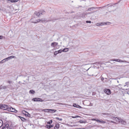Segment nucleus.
Returning <instances> with one entry per match:
<instances>
[{"label":"nucleus","instance_id":"obj_1","mask_svg":"<svg viewBox=\"0 0 129 129\" xmlns=\"http://www.w3.org/2000/svg\"><path fill=\"white\" fill-rule=\"evenodd\" d=\"M2 109L4 110H7L9 111H11L17 113V111L15 109L12 107L9 108L8 106L5 104H0V109Z\"/></svg>","mask_w":129,"mask_h":129},{"label":"nucleus","instance_id":"obj_2","mask_svg":"<svg viewBox=\"0 0 129 129\" xmlns=\"http://www.w3.org/2000/svg\"><path fill=\"white\" fill-rule=\"evenodd\" d=\"M111 61H115L119 62H126L125 60H122L119 59H113L110 60Z\"/></svg>","mask_w":129,"mask_h":129},{"label":"nucleus","instance_id":"obj_3","mask_svg":"<svg viewBox=\"0 0 129 129\" xmlns=\"http://www.w3.org/2000/svg\"><path fill=\"white\" fill-rule=\"evenodd\" d=\"M40 21H41L42 23H44L45 22V20L44 19H38L35 20V21L32 22L36 23L37 22H38Z\"/></svg>","mask_w":129,"mask_h":129},{"label":"nucleus","instance_id":"obj_4","mask_svg":"<svg viewBox=\"0 0 129 129\" xmlns=\"http://www.w3.org/2000/svg\"><path fill=\"white\" fill-rule=\"evenodd\" d=\"M104 92L108 94H109L111 93V92L110 90L108 89H105L104 90Z\"/></svg>","mask_w":129,"mask_h":129},{"label":"nucleus","instance_id":"obj_5","mask_svg":"<svg viewBox=\"0 0 129 129\" xmlns=\"http://www.w3.org/2000/svg\"><path fill=\"white\" fill-rule=\"evenodd\" d=\"M32 100L35 102H42L43 101L41 99L38 98H33L32 99Z\"/></svg>","mask_w":129,"mask_h":129},{"label":"nucleus","instance_id":"obj_6","mask_svg":"<svg viewBox=\"0 0 129 129\" xmlns=\"http://www.w3.org/2000/svg\"><path fill=\"white\" fill-rule=\"evenodd\" d=\"M9 125L7 123H5L4 126L2 127V129H8L10 128L9 127Z\"/></svg>","mask_w":129,"mask_h":129},{"label":"nucleus","instance_id":"obj_7","mask_svg":"<svg viewBox=\"0 0 129 129\" xmlns=\"http://www.w3.org/2000/svg\"><path fill=\"white\" fill-rule=\"evenodd\" d=\"M58 45V43L56 42H54L51 43V45L52 47H55L56 46H57Z\"/></svg>","mask_w":129,"mask_h":129},{"label":"nucleus","instance_id":"obj_8","mask_svg":"<svg viewBox=\"0 0 129 129\" xmlns=\"http://www.w3.org/2000/svg\"><path fill=\"white\" fill-rule=\"evenodd\" d=\"M97 122L101 123H106L105 121H103L102 119L99 120L97 119Z\"/></svg>","mask_w":129,"mask_h":129},{"label":"nucleus","instance_id":"obj_9","mask_svg":"<svg viewBox=\"0 0 129 129\" xmlns=\"http://www.w3.org/2000/svg\"><path fill=\"white\" fill-rule=\"evenodd\" d=\"M105 25V22L97 23L96 24V25L97 26H102V25Z\"/></svg>","mask_w":129,"mask_h":129},{"label":"nucleus","instance_id":"obj_10","mask_svg":"<svg viewBox=\"0 0 129 129\" xmlns=\"http://www.w3.org/2000/svg\"><path fill=\"white\" fill-rule=\"evenodd\" d=\"M56 111V110L49 109V112L52 113L55 112Z\"/></svg>","mask_w":129,"mask_h":129},{"label":"nucleus","instance_id":"obj_11","mask_svg":"<svg viewBox=\"0 0 129 129\" xmlns=\"http://www.w3.org/2000/svg\"><path fill=\"white\" fill-rule=\"evenodd\" d=\"M73 106L74 107L80 108H81V107L80 106L76 105V104H74Z\"/></svg>","mask_w":129,"mask_h":129},{"label":"nucleus","instance_id":"obj_12","mask_svg":"<svg viewBox=\"0 0 129 129\" xmlns=\"http://www.w3.org/2000/svg\"><path fill=\"white\" fill-rule=\"evenodd\" d=\"M59 124L58 123L56 124L54 127V129H58L59 127Z\"/></svg>","mask_w":129,"mask_h":129},{"label":"nucleus","instance_id":"obj_13","mask_svg":"<svg viewBox=\"0 0 129 129\" xmlns=\"http://www.w3.org/2000/svg\"><path fill=\"white\" fill-rule=\"evenodd\" d=\"M120 122H121L122 124H123L124 125L126 124L125 122L122 119L120 120Z\"/></svg>","mask_w":129,"mask_h":129},{"label":"nucleus","instance_id":"obj_14","mask_svg":"<svg viewBox=\"0 0 129 129\" xmlns=\"http://www.w3.org/2000/svg\"><path fill=\"white\" fill-rule=\"evenodd\" d=\"M120 119L117 117H115V120L118 122H120Z\"/></svg>","mask_w":129,"mask_h":129},{"label":"nucleus","instance_id":"obj_15","mask_svg":"<svg viewBox=\"0 0 129 129\" xmlns=\"http://www.w3.org/2000/svg\"><path fill=\"white\" fill-rule=\"evenodd\" d=\"M3 121L2 120L0 119V128L3 125Z\"/></svg>","mask_w":129,"mask_h":129},{"label":"nucleus","instance_id":"obj_16","mask_svg":"<svg viewBox=\"0 0 129 129\" xmlns=\"http://www.w3.org/2000/svg\"><path fill=\"white\" fill-rule=\"evenodd\" d=\"M6 86H0V90L1 89H6Z\"/></svg>","mask_w":129,"mask_h":129},{"label":"nucleus","instance_id":"obj_17","mask_svg":"<svg viewBox=\"0 0 129 129\" xmlns=\"http://www.w3.org/2000/svg\"><path fill=\"white\" fill-rule=\"evenodd\" d=\"M36 15L38 16H39L41 14L40 12H36L35 13Z\"/></svg>","mask_w":129,"mask_h":129},{"label":"nucleus","instance_id":"obj_18","mask_svg":"<svg viewBox=\"0 0 129 129\" xmlns=\"http://www.w3.org/2000/svg\"><path fill=\"white\" fill-rule=\"evenodd\" d=\"M69 49L68 48H64L63 50V51L64 52H66L68 51Z\"/></svg>","mask_w":129,"mask_h":129},{"label":"nucleus","instance_id":"obj_19","mask_svg":"<svg viewBox=\"0 0 129 129\" xmlns=\"http://www.w3.org/2000/svg\"><path fill=\"white\" fill-rule=\"evenodd\" d=\"M71 117L72 118H79V117H81L79 116L76 115V116H72Z\"/></svg>","mask_w":129,"mask_h":129},{"label":"nucleus","instance_id":"obj_20","mask_svg":"<svg viewBox=\"0 0 129 129\" xmlns=\"http://www.w3.org/2000/svg\"><path fill=\"white\" fill-rule=\"evenodd\" d=\"M78 122H79L80 123H86V121H83L82 120H80Z\"/></svg>","mask_w":129,"mask_h":129},{"label":"nucleus","instance_id":"obj_21","mask_svg":"<svg viewBox=\"0 0 129 129\" xmlns=\"http://www.w3.org/2000/svg\"><path fill=\"white\" fill-rule=\"evenodd\" d=\"M29 92L30 93L34 94L35 92V91L33 90H30L29 91Z\"/></svg>","mask_w":129,"mask_h":129},{"label":"nucleus","instance_id":"obj_22","mask_svg":"<svg viewBox=\"0 0 129 129\" xmlns=\"http://www.w3.org/2000/svg\"><path fill=\"white\" fill-rule=\"evenodd\" d=\"M49 109H44L43 110V111H44L45 112H49Z\"/></svg>","mask_w":129,"mask_h":129},{"label":"nucleus","instance_id":"obj_23","mask_svg":"<svg viewBox=\"0 0 129 129\" xmlns=\"http://www.w3.org/2000/svg\"><path fill=\"white\" fill-rule=\"evenodd\" d=\"M41 14H44L45 13V12L43 10L41 11L40 12Z\"/></svg>","mask_w":129,"mask_h":129},{"label":"nucleus","instance_id":"obj_24","mask_svg":"<svg viewBox=\"0 0 129 129\" xmlns=\"http://www.w3.org/2000/svg\"><path fill=\"white\" fill-rule=\"evenodd\" d=\"M14 0H8L7 2L8 3H10L11 2L12 3H14Z\"/></svg>","mask_w":129,"mask_h":129},{"label":"nucleus","instance_id":"obj_25","mask_svg":"<svg viewBox=\"0 0 129 129\" xmlns=\"http://www.w3.org/2000/svg\"><path fill=\"white\" fill-rule=\"evenodd\" d=\"M45 127L48 128H50L51 127V125H46Z\"/></svg>","mask_w":129,"mask_h":129},{"label":"nucleus","instance_id":"obj_26","mask_svg":"<svg viewBox=\"0 0 129 129\" xmlns=\"http://www.w3.org/2000/svg\"><path fill=\"white\" fill-rule=\"evenodd\" d=\"M103 115H107V116L109 117L110 116H111V115H110V114H109L108 113H103L102 114Z\"/></svg>","mask_w":129,"mask_h":129},{"label":"nucleus","instance_id":"obj_27","mask_svg":"<svg viewBox=\"0 0 129 129\" xmlns=\"http://www.w3.org/2000/svg\"><path fill=\"white\" fill-rule=\"evenodd\" d=\"M55 119H57V120H58L60 121H61L62 120V119L58 117H56Z\"/></svg>","mask_w":129,"mask_h":129},{"label":"nucleus","instance_id":"obj_28","mask_svg":"<svg viewBox=\"0 0 129 129\" xmlns=\"http://www.w3.org/2000/svg\"><path fill=\"white\" fill-rule=\"evenodd\" d=\"M52 122V120H51L50 121L47 122V123L49 124H50Z\"/></svg>","mask_w":129,"mask_h":129},{"label":"nucleus","instance_id":"obj_29","mask_svg":"<svg viewBox=\"0 0 129 129\" xmlns=\"http://www.w3.org/2000/svg\"><path fill=\"white\" fill-rule=\"evenodd\" d=\"M94 9V8L93 7L90 8L88 9V11H91L92 10H93Z\"/></svg>","mask_w":129,"mask_h":129},{"label":"nucleus","instance_id":"obj_30","mask_svg":"<svg viewBox=\"0 0 129 129\" xmlns=\"http://www.w3.org/2000/svg\"><path fill=\"white\" fill-rule=\"evenodd\" d=\"M58 53V51H55L54 52V55H56Z\"/></svg>","mask_w":129,"mask_h":129},{"label":"nucleus","instance_id":"obj_31","mask_svg":"<svg viewBox=\"0 0 129 129\" xmlns=\"http://www.w3.org/2000/svg\"><path fill=\"white\" fill-rule=\"evenodd\" d=\"M58 53H60L61 52H62V51H63V50H62L61 49H60V50H58Z\"/></svg>","mask_w":129,"mask_h":129},{"label":"nucleus","instance_id":"obj_32","mask_svg":"<svg viewBox=\"0 0 129 129\" xmlns=\"http://www.w3.org/2000/svg\"><path fill=\"white\" fill-rule=\"evenodd\" d=\"M4 59V60H7V61H8V60H9L10 59V58H9V57H7L6 58H5V59Z\"/></svg>","mask_w":129,"mask_h":129},{"label":"nucleus","instance_id":"obj_33","mask_svg":"<svg viewBox=\"0 0 129 129\" xmlns=\"http://www.w3.org/2000/svg\"><path fill=\"white\" fill-rule=\"evenodd\" d=\"M97 119H94V118H93V119H91V120H92V121H95L96 122H97Z\"/></svg>","mask_w":129,"mask_h":129},{"label":"nucleus","instance_id":"obj_34","mask_svg":"<svg viewBox=\"0 0 129 129\" xmlns=\"http://www.w3.org/2000/svg\"><path fill=\"white\" fill-rule=\"evenodd\" d=\"M110 24V23L109 22H107L106 23H105V24H106V25H109Z\"/></svg>","mask_w":129,"mask_h":129},{"label":"nucleus","instance_id":"obj_35","mask_svg":"<svg viewBox=\"0 0 129 129\" xmlns=\"http://www.w3.org/2000/svg\"><path fill=\"white\" fill-rule=\"evenodd\" d=\"M14 57V56H11L9 57L10 58V59L13 58Z\"/></svg>","mask_w":129,"mask_h":129},{"label":"nucleus","instance_id":"obj_36","mask_svg":"<svg viewBox=\"0 0 129 129\" xmlns=\"http://www.w3.org/2000/svg\"><path fill=\"white\" fill-rule=\"evenodd\" d=\"M4 60H5L4 59L3 60H2V61H1L0 62V63H3V62H4Z\"/></svg>","mask_w":129,"mask_h":129},{"label":"nucleus","instance_id":"obj_37","mask_svg":"<svg viewBox=\"0 0 129 129\" xmlns=\"http://www.w3.org/2000/svg\"><path fill=\"white\" fill-rule=\"evenodd\" d=\"M86 23H91V21H86Z\"/></svg>","mask_w":129,"mask_h":129},{"label":"nucleus","instance_id":"obj_38","mask_svg":"<svg viewBox=\"0 0 129 129\" xmlns=\"http://www.w3.org/2000/svg\"><path fill=\"white\" fill-rule=\"evenodd\" d=\"M8 82L9 84H11L12 83V81H8Z\"/></svg>","mask_w":129,"mask_h":129},{"label":"nucleus","instance_id":"obj_39","mask_svg":"<svg viewBox=\"0 0 129 129\" xmlns=\"http://www.w3.org/2000/svg\"><path fill=\"white\" fill-rule=\"evenodd\" d=\"M115 117L112 116L111 117V118L112 119L115 120Z\"/></svg>","mask_w":129,"mask_h":129},{"label":"nucleus","instance_id":"obj_40","mask_svg":"<svg viewBox=\"0 0 129 129\" xmlns=\"http://www.w3.org/2000/svg\"><path fill=\"white\" fill-rule=\"evenodd\" d=\"M75 129H86V128H76Z\"/></svg>","mask_w":129,"mask_h":129},{"label":"nucleus","instance_id":"obj_41","mask_svg":"<svg viewBox=\"0 0 129 129\" xmlns=\"http://www.w3.org/2000/svg\"><path fill=\"white\" fill-rule=\"evenodd\" d=\"M19 0H14V3H15L17 2L18 1H19Z\"/></svg>","mask_w":129,"mask_h":129},{"label":"nucleus","instance_id":"obj_42","mask_svg":"<svg viewBox=\"0 0 129 129\" xmlns=\"http://www.w3.org/2000/svg\"><path fill=\"white\" fill-rule=\"evenodd\" d=\"M3 36H0V39H3Z\"/></svg>","mask_w":129,"mask_h":129},{"label":"nucleus","instance_id":"obj_43","mask_svg":"<svg viewBox=\"0 0 129 129\" xmlns=\"http://www.w3.org/2000/svg\"><path fill=\"white\" fill-rule=\"evenodd\" d=\"M104 79V78L103 77H101V80L102 81H103Z\"/></svg>","mask_w":129,"mask_h":129},{"label":"nucleus","instance_id":"obj_44","mask_svg":"<svg viewBox=\"0 0 129 129\" xmlns=\"http://www.w3.org/2000/svg\"><path fill=\"white\" fill-rule=\"evenodd\" d=\"M20 117L23 119H21L22 121H23L24 120H25V119L24 118L22 117Z\"/></svg>","mask_w":129,"mask_h":129},{"label":"nucleus","instance_id":"obj_45","mask_svg":"<svg viewBox=\"0 0 129 129\" xmlns=\"http://www.w3.org/2000/svg\"><path fill=\"white\" fill-rule=\"evenodd\" d=\"M111 122L112 123H115V122L114 121H111Z\"/></svg>","mask_w":129,"mask_h":129},{"label":"nucleus","instance_id":"obj_46","mask_svg":"<svg viewBox=\"0 0 129 129\" xmlns=\"http://www.w3.org/2000/svg\"><path fill=\"white\" fill-rule=\"evenodd\" d=\"M113 7L114 6H113V5H112L111 6H109L108 7Z\"/></svg>","mask_w":129,"mask_h":129},{"label":"nucleus","instance_id":"obj_47","mask_svg":"<svg viewBox=\"0 0 129 129\" xmlns=\"http://www.w3.org/2000/svg\"><path fill=\"white\" fill-rule=\"evenodd\" d=\"M7 61V60H4V62H6V61Z\"/></svg>","mask_w":129,"mask_h":129},{"label":"nucleus","instance_id":"obj_48","mask_svg":"<svg viewBox=\"0 0 129 129\" xmlns=\"http://www.w3.org/2000/svg\"><path fill=\"white\" fill-rule=\"evenodd\" d=\"M51 125V127H53V125Z\"/></svg>","mask_w":129,"mask_h":129},{"label":"nucleus","instance_id":"obj_49","mask_svg":"<svg viewBox=\"0 0 129 129\" xmlns=\"http://www.w3.org/2000/svg\"><path fill=\"white\" fill-rule=\"evenodd\" d=\"M126 86V85H125L124 86Z\"/></svg>","mask_w":129,"mask_h":129},{"label":"nucleus","instance_id":"obj_50","mask_svg":"<svg viewBox=\"0 0 129 129\" xmlns=\"http://www.w3.org/2000/svg\"><path fill=\"white\" fill-rule=\"evenodd\" d=\"M117 82H118V81H117Z\"/></svg>","mask_w":129,"mask_h":129},{"label":"nucleus","instance_id":"obj_51","mask_svg":"<svg viewBox=\"0 0 129 129\" xmlns=\"http://www.w3.org/2000/svg\"><path fill=\"white\" fill-rule=\"evenodd\" d=\"M1 9L0 8V10H1Z\"/></svg>","mask_w":129,"mask_h":129},{"label":"nucleus","instance_id":"obj_52","mask_svg":"<svg viewBox=\"0 0 129 129\" xmlns=\"http://www.w3.org/2000/svg\"><path fill=\"white\" fill-rule=\"evenodd\" d=\"M127 83H126L125 84H126Z\"/></svg>","mask_w":129,"mask_h":129},{"label":"nucleus","instance_id":"obj_53","mask_svg":"<svg viewBox=\"0 0 129 129\" xmlns=\"http://www.w3.org/2000/svg\"><path fill=\"white\" fill-rule=\"evenodd\" d=\"M8 129H10V128H8Z\"/></svg>","mask_w":129,"mask_h":129}]
</instances>
